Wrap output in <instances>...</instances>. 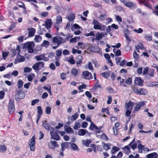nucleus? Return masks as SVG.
Instances as JSON below:
<instances>
[{"label":"nucleus","instance_id":"4d7b16f0","mask_svg":"<svg viewBox=\"0 0 158 158\" xmlns=\"http://www.w3.org/2000/svg\"><path fill=\"white\" fill-rule=\"evenodd\" d=\"M126 84L130 85L132 83V79L130 77H128L125 81Z\"/></svg>","mask_w":158,"mask_h":158},{"label":"nucleus","instance_id":"f257e3e1","mask_svg":"<svg viewBox=\"0 0 158 158\" xmlns=\"http://www.w3.org/2000/svg\"><path fill=\"white\" fill-rule=\"evenodd\" d=\"M92 24L94 25V28L95 30H99L101 31H105L106 26L102 24L99 23L95 19H94L92 22Z\"/></svg>","mask_w":158,"mask_h":158},{"label":"nucleus","instance_id":"4c0bfd02","mask_svg":"<svg viewBox=\"0 0 158 158\" xmlns=\"http://www.w3.org/2000/svg\"><path fill=\"white\" fill-rule=\"evenodd\" d=\"M42 40V37L40 35H35L34 38L35 41L38 43L40 42Z\"/></svg>","mask_w":158,"mask_h":158},{"label":"nucleus","instance_id":"774afa93","mask_svg":"<svg viewBox=\"0 0 158 158\" xmlns=\"http://www.w3.org/2000/svg\"><path fill=\"white\" fill-rule=\"evenodd\" d=\"M126 60H123L120 63L119 65L121 66H123L126 64Z\"/></svg>","mask_w":158,"mask_h":158},{"label":"nucleus","instance_id":"7c9ffc66","mask_svg":"<svg viewBox=\"0 0 158 158\" xmlns=\"http://www.w3.org/2000/svg\"><path fill=\"white\" fill-rule=\"evenodd\" d=\"M147 93V90L144 89H140L139 92L138 94V95H145Z\"/></svg>","mask_w":158,"mask_h":158},{"label":"nucleus","instance_id":"2f4dec72","mask_svg":"<svg viewBox=\"0 0 158 158\" xmlns=\"http://www.w3.org/2000/svg\"><path fill=\"white\" fill-rule=\"evenodd\" d=\"M119 150L120 148L118 147L114 146L111 150V154L112 155L114 154L116 152L119 151Z\"/></svg>","mask_w":158,"mask_h":158},{"label":"nucleus","instance_id":"dca6fc26","mask_svg":"<svg viewBox=\"0 0 158 158\" xmlns=\"http://www.w3.org/2000/svg\"><path fill=\"white\" fill-rule=\"evenodd\" d=\"M29 31L28 35L29 37H32L34 36L36 31L35 29L34 28H29L27 29Z\"/></svg>","mask_w":158,"mask_h":158},{"label":"nucleus","instance_id":"09e8293b","mask_svg":"<svg viewBox=\"0 0 158 158\" xmlns=\"http://www.w3.org/2000/svg\"><path fill=\"white\" fill-rule=\"evenodd\" d=\"M145 39L147 41H150L152 39V37L150 35H146L145 36Z\"/></svg>","mask_w":158,"mask_h":158},{"label":"nucleus","instance_id":"39448f33","mask_svg":"<svg viewBox=\"0 0 158 158\" xmlns=\"http://www.w3.org/2000/svg\"><path fill=\"white\" fill-rule=\"evenodd\" d=\"M35 136L33 135L29 140L28 143V145L30 146V149L32 151H34L35 150Z\"/></svg>","mask_w":158,"mask_h":158},{"label":"nucleus","instance_id":"ea45409f","mask_svg":"<svg viewBox=\"0 0 158 158\" xmlns=\"http://www.w3.org/2000/svg\"><path fill=\"white\" fill-rule=\"evenodd\" d=\"M71 147L73 150H76L78 151L79 150L77 146L75 143H71Z\"/></svg>","mask_w":158,"mask_h":158},{"label":"nucleus","instance_id":"a211bd4d","mask_svg":"<svg viewBox=\"0 0 158 158\" xmlns=\"http://www.w3.org/2000/svg\"><path fill=\"white\" fill-rule=\"evenodd\" d=\"M18 56L16 59V61L18 62H23L25 59L24 57L20 55L19 54L18 55Z\"/></svg>","mask_w":158,"mask_h":158},{"label":"nucleus","instance_id":"69168bd1","mask_svg":"<svg viewBox=\"0 0 158 158\" xmlns=\"http://www.w3.org/2000/svg\"><path fill=\"white\" fill-rule=\"evenodd\" d=\"M39 101V100L38 99L33 100L31 101V105L32 106H34L35 103L38 102Z\"/></svg>","mask_w":158,"mask_h":158},{"label":"nucleus","instance_id":"864d4df0","mask_svg":"<svg viewBox=\"0 0 158 158\" xmlns=\"http://www.w3.org/2000/svg\"><path fill=\"white\" fill-rule=\"evenodd\" d=\"M51 109L49 107H47L45 109V112L46 114H50L51 112Z\"/></svg>","mask_w":158,"mask_h":158},{"label":"nucleus","instance_id":"c9c22d12","mask_svg":"<svg viewBox=\"0 0 158 158\" xmlns=\"http://www.w3.org/2000/svg\"><path fill=\"white\" fill-rule=\"evenodd\" d=\"M106 14L100 15L99 17V20L100 21H103L105 20L106 18Z\"/></svg>","mask_w":158,"mask_h":158},{"label":"nucleus","instance_id":"6ab92c4d","mask_svg":"<svg viewBox=\"0 0 158 158\" xmlns=\"http://www.w3.org/2000/svg\"><path fill=\"white\" fill-rule=\"evenodd\" d=\"M56 57H55L56 60H60V57L62 55V50H58L56 52Z\"/></svg>","mask_w":158,"mask_h":158},{"label":"nucleus","instance_id":"052dcab7","mask_svg":"<svg viewBox=\"0 0 158 158\" xmlns=\"http://www.w3.org/2000/svg\"><path fill=\"white\" fill-rule=\"evenodd\" d=\"M66 74L65 73H62L60 75V78L62 80H64L65 79Z\"/></svg>","mask_w":158,"mask_h":158},{"label":"nucleus","instance_id":"6e6d98bb","mask_svg":"<svg viewBox=\"0 0 158 158\" xmlns=\"http://www.w3.org/2000/svg\"><path fill=\"white\" fill-rule=\"evenodd\" d=\"M132 110L126 109V116L128 117L131 114V112Z\"/></svg>","mask_w":158,"mask_h":158},{"label":"nucleus","instance_id":"ddd939ff","mask_svg":"<svg viewBox=\"0 0 158 158\" xmlns=\"http://www.w3.org/2000/svg\"><path fill=\"white\" fill-rule=\"evenodd\" d=\"M59 146L57 144V142L56 141L51 140L48 144V148L49 149H53Z\"/></svg>","mask_w":158,"mask_h":158},{"label":"nucleus","instance_id":"680f3d73","mask_svg":"<svg viewBox=\"0 0 158 158\" xmlns=\"http://www.w3.org/2000/svg\"><path fill=\"white\" fill-rule=\"evenodd\" d=\"M116 17V20L118 22H122L121 18L119 15H115Z\"/></svg>","mask_w":158,"mask_h":158},{"label":"nucleus","instance_id":"2eb2a0df","mask_svg":"<svg viewBox=\"0 0 158 158\" xmlns=\"http://www.w3.org/2000/svg\"><path fill=\"white\" fill-rule=\"evenodd\" d=\"M52 24V19H48L45 21V24L44 25V26L46 29H48L51 28Z\"/></svg>","mask_w":158,"mask_h":158},{"label":"nucleus","instance_id":"58836bf2","mask_svg":"<svg viewBox=\"0 0 158 158\" xmlns=\"http://www.w3.org/2000/svg\"><path fill=\"white\" fill-rule=\"evenodd\" d=\"M104 36V35L103 34L98 33L97 35H96V40H100Z\"/></svg>","mask_w":158,"mask_h":158},{"label":"nucleus","instance_id":"473e14b6","mask_svg":"<svg viewBox=\"0 0 158 158\" xmlns=\"http://www.w3.org/2000/svg\"><path fill=\"white\" fill-rule=\"evenodd\" d=\"M78 117V115L76 113L72 115L71 117V118H68V119H70L71 121L73 122L74 121L77 119Z\"/></svg>","mask_w":158,"mask_h":158},{"label":"nucleus","instance_id":"37998d69","mask_svg":"<svg viewBox=\"0 0 158 158\" xmlns=\"http://www.w3.org/2000/svg\"><path fill=\"white\" fill-rule=\"evenodd\" d=\"M23 82L22 80H19L17 83L18 88L19 89L21 88L23 86Z\"/></svg>","mask_w":158,"mask_h":158},{"label":"nucleus","instance_id":"4be33fe9","mask_svg":"<svg viewBox=\"0 0 158 158\" xmlns=\"http://www.w3.org/2000/svg\"><path fill=\"white\" fill-rule=\"evenodd\" d=\"M140 4H143L148 8H150L151 5L145 0H138Z\"/></svg>","mask_w":158,"mask_h":158},{"label":"nucleus","instance_id":"7ed1b4c3","mask_svg":"<svg viewBox=\"0 0 158 158\" xmlns=\"http://www.w3.org/2000/svg\"><path fill=\"white\" fill-rule=\"evenodd\" d=\"M35 46V44L33 42L28 41L24 43V46L27 48L29 53H32L34 52L33 48Z\"/></svg>","mask_w":158,"mask_h":158},{"label":"nucleus","instance_id":"f03ea898","mask_svg":"<svg viewBox=\"0 0 158 158\" xmlns=\"http://www.w3.org/2000/svg\"><path fill=\"white\" fill-rule=\"evenodd\" d=\"M52 41L54 43H56L57 44L56 46L52 47V48L55 49L58 48L59 45L62 43L63 41V39L61 36L54 37L53 38Z\"/></svg>","mask_w":158,"mask_h":158},{"label":"nucleus","instance_id":"cd10ccee","mask_svg":"<svg viewBox=\"0 0 158 158\" xmlns=\"http://www.w3.org/2000/svg\"><path fill=\"white\" fill-rule=\"evenodd\" d=\"M37 116L41 117L43 114V110L42 107L41 106H39L37 107Z\"/></svg>","mask_w":158,"mask_h":158},{"label":"nucleus","instance_id":"a18cd8bd","mask_svg":"<svg viewBox=\"0 0 158 158\" xmlns=\"http://www.w3.org/2000/svg\"><path fill=\"white\" fill-rule=\"evenodd\" d=\"M35 77V75L34 74L31 73L28 76L27 79L28 81H31Z\"/></svg>","mask_w":158,"mask_h":158},{"label":"nucleus","instance_id":"e2e57ef3","mask_svg":"<svg viewBox=\"0 0 158 158\" xmlns=\"http://www.w3.org/2000/svg\"><path fill=\"white\" fill-rule=\"evenodd\" d=\"M32 70L31 68L25 67L24 69V71L25 73H27L30 72Z\"/></svg>","mask_w":158,"mask_h":158},{"label":"nucleus","instance_id":"9b49d317","mask_svg":"<svg viewBox=\"0 0 158 158\" xmlns=\"http://www.w3.org/2000/svg\"><path fill=\"white\" fill-rule=\"evenodd\" d=\"M42 126L46 129L48 131L52 130L54 131V129L52 127L48 124L47 123V121H45L42 122Z\"/></svg>","mask_w":158,"mask_h":158},{"label":"nucleus","instance_id":"a19ab883","mask_svg":"<svg viewBox=\"0 0 158 158\" xmlns=\"http://www.w3.org/2000/svg\"><path fill=\"white\" fill-rule=\"evenodd\" d=\"M49 44V42L47 40H44L42 43L41 45L42 46L47 48Z\"/></svg>","mask_w":158,"mask_h":158},{"label":"nucleus","instance_id":"1a4fd4ad","mask_svg":"<svg viewBox=\"0 0 158 158\" xmlns=\"http://www.w3.org/2000/svg\"><path fill=\"white\" fill-rule=\"evenodd\" d=\"M82 75L84 78L87 80H90L93 78L92 73L87 71L83 72L82 73Z\"/></svg>","mask_w":158,"mask_h":158},{"label":"nucleus","instance_id":"603ef678","mask_svg":"<svg viewBox=\"0 0 158 158\" xmlns=\"http://www.w3.org/2000/svg\"><path fill=\"white\" fill-rule=\"evenodd\" d=\"M137 49H139L143 50H144L145 48L143 46V45L142 44H139L136 47Z\"/></svg>","mask_w":158,"mask_h":158},{"label":"nucleus","instance_id":"3c124183","mask_svg":"<svg viewBox=\"0 0 158 158\" xmlns=\"http://www.w3.org/2000/svg\"><path fill=\"white\" fill-rule=\"evenodd\" d=\"M101 139L107 141L108 139V138L106 135L105 134H103L101 135Z\"/></svg>","mask_w":158,"mask_h":158},{"label":"nucleus","instance_id":"b1692460","mask_svg":"<svg viewBox=\"0 0 158 158\" xmlns=\"http://www.w3.org/2000/svg\"><path fill=\"white\" fill-rule=\"evenodd\" d=\"M66 60L72 64H75V61L73 56H70L66 59Z\"/></svg>","mask_w":158,"mask_h":158},{"label":"nucleus","instance_id":"412c9836","mask_svg":"<svg viewBox=\"0 0 158 158\" xmlns=\"http://www.w3.org/2000/svg\"><path fill=\"white\" fill-rule=\"evenodd\" d=\"M61 150L62 151H64L65 149L68 147L69 143L67 142L62 143L61 145Z\"/></svg>","mask_w":158,"mask_h":158},{"label":"nucleus","instance_id":"f704fd0d","mask_svg":"<svg viewBox=\"0 0 158 158\" xmlns=\"http://www.w3.org/2000/svg\"><path fill=\"white\" fill-rule=\"evenodd\" d=\"M78 135L80 136H83L85 134V130L84 129H80L78 130Z\"/></svg>","mask_w":158,"mask_h":158},{"label":"nucleus","instance_id":"0e129e2a","mask_svg":"<svg viewBox=\"0 0 158 158\" xmlns=\"http://www.w3.org/2000/svg\"><path fill=\"white\" fill-rule=\"evenodd\" d=\"M129 145L131 146V148L134 150L136 148L137 144L136 143H134L131 144V145L129 144Z\"/></svg>","mask_w":158,"mask_h":158},{"label":"nucleus","instance_id":"6e6552de","mask_svg":"<svg viewBox=\"0 0 158 158\" xmlns=\"http://www.w3.org/2000/svg\"><path fill=\"white\" fill-rule=\"evenodd\" d=\"M146 102V101H141L135 103V106L134 107L135 111H138L142 106L145 104Z\"/></svg>","mask_w":158,"mask_h":158},{"label":"nucleus","instance_id":"393cba45","mask_svg":"<svg viewBox=\"0 0 158 158\" xmlns=\"http://www.w3.org/2000/svg\"><path fill=\"white\" fill-rule=\"evenodd\" d=\"M111 73V72L110 71H109L102 73L101 75L103 77L105 78H107L109 77Z\"/></svg>","mask_w":158,"mask_h":158},{"label":"nucleus","instance_id":"13d9d810","mask_svg":"<svg viewBox=\"0 0 158 158\" xmlns=\"http://www.w3.org/2000/svg\"><path fill=\"white\" fill-rule=\"evenodd\" d=\"M133 56L134 58L136 59H138L139 57V55L135 51L134 52Z\"/></svg>","mask_w":158,"mask_h":158},{"label":"nucleus","instance_id":"f8f14e48","mask_svg":"<svg viewBox=\"0 0 158 158\" xmlns=\"http://www.w3.org/2000/svg\"><path fill=\"white\" fill-rule=\"evenodd\" d=\"M50 133L51 139L56 140H60V137L57 135V134L54 131L51 130Z\"/></svg>","mask_w":158,"mask_h":158},{"label":"nucleus","instance_id":"20e7f679","mask_svg":"<svg viewBox=\"0 0 158 158\" xmlns=\"http://www.w3.org/2000/svg\"><path fill=\"white\" fill-rule=\"evenodd\" d=\"M125 6L131 9H135L137 7V5L135 3H133L129 1H127L125 0H121Z\"/></svg>","mask_w":158,"mask_h":158},{"label":"nucleus","instance_id":"5fc2aeb1","mask_svg":"<svg viewBox=\"0 0 158 158\" xmlns=\"http://www.w3.org/2000/svg\"><path fill=\"white\" fill-rule=\"evenodd\" d=\"M18 5L20 7L24 9H26L24 4L22 2H18Z\"/></svg>","mask_w":158,"mask_h":158},{"label":"nucleus","instance_id":"423d86ee","mask_svg":"<svg viewBox=\"0 0 158 158\" xmlns=\"http://www.w3.org/2000/svg\"><path fill=\"white\" fill-rule=\"evenodd\" d=\"M8 110L10 114L13 113L15 111V107L14 101L10 100L8 104Z\"/></svg>","mask_w":158,"mask_h":158},{"label":"nucleus","instance_id":"4468645a","mask_svg":"<svg viewBox=\"0 0 158 158\" xmlns=\"http://www.w3.org/2000/svg\"><path fill=\"white\" fill-rule=\"evenodd\" d=\"M143 81L140 77H136L135 78V84L138 85L139 86H141L143 85Z\"/></svg>","mask_w":158,"mask_h":158},{"label":"nucleus","instance_id":"a878e982","mask_svg":"<svg viewBox=\"0 0 158 158\" xmlns=\"http://www.w3.org/2000/svg\"><path fill=\"white\" fill-rule=\"evenodd\" d=\"M90 50L92 52H98L99 51L100 48L98 46H95L92 47L90 48Z\"/></svg>","mask_w":158,"mask_h":158},{"label":"nucleus","instance_id":"de8ad7c7","mask_svg":"<svg viewBox=\"0 0 158 158\" xmlns=\"http://www.w3.org/2000/svg\"><path fill=\"white\" fill-rule=\"evenodd\" d=\"M65 131L69 133H73V131L70 127H68L65 128Z\"/></svg>","mask_w":158,"mask_h":158},{"label":"nucleus","instance_id":"49530a36","mask_svg":"<svg viewBox=\"0 0 158 158\" xmlns=\"http://www.w3.org/2000/svg\"><path fill=\"white\" fill-rule=\"evenodd\" d=\"M154 69H150L149 72L147 73V75L151 77H153L154 75Z\"/></svg>","mask_w":158,"mask_h":158},{"label":"nucleus","instance_id":"c03bdc74","mask_svg":"<svg viewBox=\"0 0 158 158\" xmlns=\"http://www.w3.org/2000/svg\"><path fill=\"white\" fill-rule=\"evenodd\" d=\"M75 125L73 128L74 130H77L78 128L81 127V124L79 122H75Z\"/></svg>","mask_w":158,"mask_h":158},{"label":"nucleus","instance_id":"5701e85b","mask_svg":"<svg viewBox=\"0 0 158 158\" xmlns=\"http://www.w3.org/2000/svg\"><path fill=\"white\" fill-rule=\"evenodd\" d=\"M104 149L106 151H107L110 148L111 144L110 143H106L104 142H102Z\"/></svg>","mask_w":158,"mask_h":158},{"label":"nucleus","instance_id":"9d476101","mask_svg":"<svg viewBox=\"0 0 158 158\" xmlns=\"http://www.w3.org/2000/svg\"><path fill=\"white\" fill-rule=\"evenodd\" d=\"M35 58L37 61L42 60H44L45 61H48L49 60V58L48 57H45V55L44 54L39 55L36 56Z\"/></svg>","mask_w":158,"mask_h":158},{"label":"nucleus","instance_id":"72a5a7b5","mask_svg":"<svg viewBox=\"0 0 158 158\" xmlns=\"http://www.w3.org/2000/svg\"><path fill=\"white\" fill-rule=\"evenodd\" d=\"M32 68L36 71H39L40 70V68L38 62L34 64L33 65Z\"/></svg>","mask_w":158,"mask_h":158},{"label":"nucleus","instance_id":"338daca9","mask_svg":"<svg viewBox=\"0 0 158 158\" xmlns=\"http://www.w3.org/2000/svg\"><path fill=\"white\" fill-rule=\"evenodd\" d=\"M134 31L138 33H141L143 31V30L142 29L139 28L138 30L136 29H134Z\"/></svg>","mask_w":158,"mask_h":158},{"label":"nucleus","instance_id":"79ce46f5","mask_svg":"<svg viewBox=\"0 0 158 158\" xmlns=\"http://www.w3.org/2000/svg\"><path fill=\"white\" fill-rule=\"evenodd\" d=\"M75 18L74 15L73 14H71L67 17L68 19L70 21H73Z\"/></svg>","mask_w":158,"mask_h":158},{"label":"nucleus","instance_id":"bb28decb","mask_svg":"<svg viewBox=\"0 0 158 158\" xmlns=\"http://www.w3.org/2000/svg\"><path fill=\"white\" fill-rule=\"evenodd\" d=\"M123 152L126 154H129L130 152L131 151L129 147L128 146H126L123 148Z\"/></svg>","mask_w":158,"mask_h":158},{"label":"nucleus","instance_id":"e433bc0d","mask_svg":"<svg viewBox=\"0 0 158 158\" xmlns=\"http://www.w3.org/2000/svg\"><path fill=\"white\" fill-rule=\"evenodd\" d=\"M62 22V18L61 16L59 15L57 16L56 19V23L59 24L60 23Z\"/></svg>","mask_w":158,"mask_h":158},{"label":"nucleus","instance_id":"aec40b11","mask_svg":"<svg viewBox=\"0 0 158 158\" xmlns=\"http://www.w3.org/2000/svg\"><path fill=\"white\" fill-rule=\"evenodd\" d=\"M134 105V103L131 101H130L129 102L126 104V108L127 109L132 110Z\"/></svg>","mask_w":158,"mask_h":158},{"label":"nucleus","instance_id":"8fccbe9b","mask_svg":"<svg viewBox=\"0 0 158 158\" xmlns=\"http://www.w3.org/2000/svg\"><path fill=\"white\" fill-rule=\"evenodd\" d=\"M6 150V147L4 145L0 146V152H4Z\"/></svg>","mask_w":158,"mask_h":158},{"label":"nucleus","instance_id":"bf43d9fd","mask_svg":"<svg viewBox=\"0 0 158 158\" xmlns=\"http://www.w3.org/2000/svg\"><path fill=\"white\" fill-rule=\"evenodd\" d=\"M132 89L135 93L138 95V94L139 92V89H138L136 87H133L132 88Z\"/></svg>","mask_w":158,"mask_h":158},{"label":"nucleus","instance_id":"0eeeda50","mask_svg":"<svg viewBox=\"0 0 158 158\" xmlns=\"http://www.w3.org/2000/svg\"><path fill=\"white\" fill-rule=\"evenodd\" d=\"M89 129L92 130H94L96 133H99L101 131L102 127H98L93 123H92L90 126Z\"/></svg>","mask_w":158,"mask_h":158},{"label":"nucleus","instance_id":"c85d7f7f","mask_svg":"<svg viewBox=\"0 0 158 158\" xmlns=\"http://www.w3.org/2000/svg\"><path fill=\"white\" fill-rule=\"evenodd\" d=\"M82 143L86 147H89V144L91 143V141L90 140L86 139V140H84L82 141Z\"/></svg>","mask_w":158,"mask_h":158},{"label":"nucleus","instance_id":"c756f323","mask_svg":"<svg viewBox=\"0 0 158 158\" xmlns=\"http://www.w3.org/2000/svg\"><path fill=\"white\" fill-rule=\"evenodd\" d=\"M71 73L72 75L75 76H77L78 73V70L76 68H73L72 69Z\"/></svg>","mask_w":158,"mask_h":158},{"label":"nucleus","instance_id":"f3484780","mask_svg":"<svg viewBox=\"0 0 158 158\" xmlns=\"http://www.w3.org/2000/svg\"><path fill=\"white\" fill-rule=\"evenodd\" d=\"M158 157V154L156 152H154L148 154L146 156L147 158H157Z\"/></svg>","mask_w":158,"mask_h":158}]
</instances>
